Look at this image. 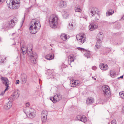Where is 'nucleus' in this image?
<instances>
[{
    "label": "nucleus",
    "mask_w": 124,
    "mask_h": 124,
    "mask_svg": "<svg viewBox=\"0 0 124 124\" xmlns=\"http://www.w3.org/2000/svg\"><path fill=\"white\" fill-rule=\"evenodd\" d=\"M15 34V33H13L11 35H10V36L11 37H13L14 36V35Z\"/></svg>",
    "instance_id": "47"
},
{
    "label": "nucleus",
    "mask_w": 124,
    "mask_h": 124,
    "mask_svg": "<svg viewBox=\"0 0 124 124\" xmlns=\"http://www.w3.org/2000/svg\"><path fill=\"white\" fill-rule=\"evenodd\" d=\"M124 16L123 17H122L121 18V19H123V20H124Z\"/></svg>",
    "instance_id": "50"
},
{
    "label": "nucleus",
    "mask_w": 124,
    "mask_h": 124,
    "mask_svg": "<svg viewBox=\"0 0 124 124\" xmlns=\"http://www.w3.org/2000/svg\"><path fill=\"white\" fill-rule=\"evenodd\" d=\"M103 35L102 32H100L98 34L97 38L98 39L96 43L95 46L97 49H99L101 46V40L103 38Z\"/></svg>",
    "instance_id": "7"
},
{
    "label": "nucleus",
    "mask_w": 124,
    "mask_h": 124,
    "mask_svg": "<svg viewBox=\"0 0 124 124\" xmlns=\"http://www.w3.org/2000/svg\"><path fill=\"white\" fill-rule=\"evenodd\" d=\"M123 112L124 113V107H123Z\"/></svg>",
    "instance_id": "51"
},
{
    "label": "nucleus",
    "mask_w": 124,
    "mask_h": 124,
    "mask_svg": "<svg viewBox=\"0 0 124 124\" xmlns=\"http://www.w3.org/2000/svg\"><path fill=\"white\" fill-rule=\"evenodd\" d=\"M98 27V24L96 23H94L92 22L89 26V29L90 31H93L97 29Z\"/></svg>",
    "instance_id": "13"
},
{
    "label": "nucleus",
    "mask_w": 124,
    "mask_h": 124,
    "mask_svg": "<svg viewBox=\"0 0 124 124\" xmlns=\"http://www.w3.org/2000/svg\"><path fill=\"white\" fill-rule=\"evenodd\" d=\"M16 22L13 19H12L8 23L3 26V28L4 29L8 30L14 27L15 25Z\"/></svg>",
    "instance_id": "8"
},
{
    "label": "nucleus",
    "mask_w": 124,
    "mask_h": 124,
    "mask_svg": "<svg viewBox=\"0 0 124 124\" xmlns=\"http://www.w3.org/2000/svg\"><path fill=\"white\" fill-rule=\"evenodd\" d=\"M80 18H85L86 20H87V16L85 15H83L81 16L80 17Z\"/></svg>",
    "instance_id": "39"
},
{
    "label": "nucleus",
    "mask_w": 124,
    "mask_h": 124,
    "mask_svg": "<svg viewBox=\"0 0 124 124\" xmlns=\"http://www.w3.org/2000/svg\"><path fill=\"white\" fill-rule=\"evenodd\" d=\"M61 39L63 40L66 41L69 38V36L65 34H62L61 35Z\"/></svg>",
    "instance_id": "18"
},
{
    "label": "nucleus",
    "mask_w": 124,
    "mask_h": 124,
    "mask_svg": "<svg viewBox=\"0 0 124 124\" xmlns=\"http://www.w3.org/2000/svg\"><path fill=\"white\" fill-rule=\"evenodd\" d=\"M70 85L72 87H75L77 86L78 84V83H76L75 80H70Z\"/></svg>",
    "instance_id": "21"
},
{
    "label": "nucleus",
    "mask_w": 124,
    "mask_h": 124,
    "mask_svg": "<svg viewBox=\"0 0 124 124\" xmlns=\"http://www.w3.org/2000/svg\"><path fill=\"white\" fill-rule=\"evenodd\" d=\"M15 44H15H15H13V45H15Z\"/></svg>",
    "instance_id": "55"
},
{
    "label": "nucleus",
    "mask_w": 124,
    "mask_h": 124,
    "mask_svg": "<svg viewBox=\"0 0 124 124\" xmlns=\"http://www.w3.org/2000/svg\"><path fill=\"white\" fill-rule=\"evenodd\" d=\"M12 103L10 101H9L6 105L4 106V108L7 110H8L12 106Z\"/></svg>",
    "instance_id": "23"
},
{
    "label": "nucleus",
    "mask_w": 124,
    "mask_h": 124,
    "mask_svg": "<svg viewBox=\"0 0 124 124\" xmlns=\"http://www.w3.org/2000/svg\"><path fill=\"white\" fill-rule=\"evenodd\" d=\"M45 58L47 60H52L54 58V54L52 53L48 54L45 56Z\"/></svg>",
    "instance_id": "17"
},
{
    "label": "nucleus",
    "mask_w": 124,
    "mask_h": 124,
    "mask_svg": "<svg viewBox=\"0 0 124 124\" xmlns=\"http://www.w3.org/2000/svg\"><path fill=\"white\" fill-rule=\"evenodd\" d=\"M30 105V104L29 102H27L26 104V106L27 107H28Z\"/></svg>",
    "instance_id": "45"
},
{
    "label": "nucleus",
    "mask_w": 124,
    "mask_h": 124,
    "mask_svg": "<svg viewBox=\"0 0 124 124\" xmlns=\"http://www.w3.org/2000/svg\"><path fill=\"white\" fill-rule=\"evenodd\" d=\"M74 24V23L73 22L71 23H69V26H70V28L71 29L73 28Z\"/></svg>",
    "instance_id": "37"
},
{
    "label": "nucleus",
    "mask_w": 124,
    "mask_h": 124,
    "mask_svg": "<svg viewBox=\"0 0 124 124\" xmlns=\"http://www.w3.org/2000/svg\"><path fill=\"white\" fill-rule=\"evenodd\" d=\"M27 115L29 118H33L36 115V111L34 109L31 108L29 109V111L27 112Z\"/></svg>",
    "instance_id": "10"
},
{
    "label": "nucleus",
    "mask_w": 124,
    "mask_h": 124,
    "mask_svg": "<svg viewBox=\"0 0 124 124\" xmlns=\"http://www.w3.org/2000/svg\"><path fill=\"white\" fill-rule=\"evenodd\" d=\"M21 48L23 54L27 53L28 55L30 57V62L31 63L35 64L37 62L36 59L38 57L37 54L34 52H32V48L29 49L26 46L23 45L21 46Z\"/></svg>",
    "instance_id": "1"
},
{
    "label": "nucleus",
    "mask_w": 124,
    "mask_h": 124,
    "mask_svg": "<svg viewBox=\"0 0 124 124\" xmlns=\"http://www.w3.org/2000/svg\"><path fill=\"white\" fill-rule=\"evenodd\" d=\"M20 82L19 80H16L15 84H19Z\"/></svg>",
    "instance_id": "41"
},
{
    "label": "nucleus",
    "mask_w": 124,
    "mask_h": 124,
    "mask_svg": "<svg viewBox=\"0 0 124 124\" xmlns=\"http://www.w3.org/2000/svg\"><path fill=\"white\" fill-rule=\"evenodd\" d=\"M62 97V96L61 94L60 93H58L55 95L53 97H50V99L53 103H54L59 101L61 100Z\"/></svg>",
    "instance_id": "9"
},
{
    "label": "nucleus",
    "mask_w": 124,
    "mask_h": 124,
    "mask_svg": "<svg viewBox=\"0 0 124 124\" xmlns=\"http://www.w3.org/2000/svg\"><path fill=\"white\" fill-rule=\"evenodd\" d=\"M110 76L113 78H115L116 76V74L115 72L113 70H110Z\"/></svg>",
    "instance_id": "25"
},
{
    "label": "nucleus",
    "mask_w": 124,
    "mask_h": 124,
    "mask_svg": "<svg viewBox=\"0 0 124 124\" xmlns=\"http://www.w3.org/2000/svg\"><path fill=\"white\" fill-rule=\"evenodd\" d=\"M114 12V11L112 9H110L106 12V16H109L112 15Z\"/></svg>",
    "instance_id": "24"
},
{
    "label": "nucleus",
    "mask_w": 124,
    "mask_h": 124,
    "mask_svg": "<svg viewBox=\"0 0 124 124\" xmlns=\"http://www.w3.org/2000/svg\"><path fill=\"white\" fill-rule=\"evenodd\" d=\"M8 99L10 101L14 100V99L11 97H9Z\"/></svg>",
    "instance_id": "42"
},
{
    "label": "nucleus",
    "mask_w": 124,
    "mask_h": 124,
    "mask_svg": "<svg viewBox=\"0 0 124 124\" xmlns=\"http://www.w3.org/2000/svg\"><path fill=\"white\" fill-rule=\"evenodd\" d=\"M84 56L87 58H89L90 57V55L89 52H87L84 54Z\"/></svg>",
    "instance_id": "30"
},
{
    "label": "nucleus",
    "mask_w": 124,
    "mask_h": 124,
    "mask_svg": "<svg viewBox=\"0 0 124 124\" xmlns=\"http://www.w3.org/2000/svg\"><path fill=\"white\" fill-rule=\"evenodd\" d=\"M24 18H25V17H24L23 18V19L22 20V22L23 23V22H24Z\"/></svg>",
    "instance_id": "49"
},
{
    "label": "nucleus",
    "mask_w": 124,
    "mask_h": 124,
    "mask_svg": "<svg viewBox=\"0 0 124 124\" xmlns=\"http://www.w3.org/2000/svg\"><path fill=\"white\" fill-rule=\"evenodd\" d=\"M94 80H96V78H94Z\"/></svg>",
    "instance_id": "53"
},
{
    "label": "nucleus",
    "mask_w": 124,
    "mask_h": 124,
    "mask_svg": "<svg viewBox=\"0 0 124 124\" xmlns=\"http://www.w3.org/2000/svg\"><path fill=\"white\" fill-rule=\"evenodd\" d=\"M1 79L3 84L6 86V88L4 91L2 92L0 94V95L3 96L4 95L5 91L8 90L9 88V81L6 78L2 77H1Z\"/></svg>",
    "instance_id": "5"
},
{
    "label": "nucleus",
    "mask_w": 124,
    "mask_h": 124,
    "mask_svg": "<svg viewBox=\"0 0 124 124\" xmlns=\"http://www.w3.org/2000/svg\"><path fill=\"white\" fill-rule=\"evenodd\" d=\"M54 72H53V73L52 74L53 75V74H54Z\"/></svg>",
    "instance_id": "52"
},
{
    "label": "nucleus",
    "mask_w": 124,
    "mask_h": 124,
    "mask_svg": "<svg viewBox=\"0 0 124 124\" xmlns=\"http://www.w3.org/2000/svg\"><path fill=\"white\" fill-rule=\"evenodd\" d=\"M4 61V59L0 58V64L3 63Z\"/></svg>",
    "instance_id": "40"
},
{
    "label": "nucleus",
    "mask_w": 124,
    "mask_h": 124,
    "mask_svg": "<svg viewBox=\"0 0 124 124\" xmlns=\"http://www.w3.org/2000/svg\"><path fill=\"white\" fill-rule=\"evenodd\" d=\"M29 30L31 33L35 34L40 29L41 25L39 20L36 19L32 20L30 23Z\"/></svg>",
    "instance_id": "2"
},
{
    "label": "nucleus",
    "mask_w": 124,
    "mask_h": 124,
    "mask_svg": "<svg viewBox=\"0 0 124 124\" xmlns=\"http://www.w3.org/2000/svg\"><path fill=\"white\" fill-rule=\"evenodd\" d=\"M102 93L104 96L107 98H110L111 96L110 91L109 87L107 85H104L102 87Z\"/></svg>",
    "instance_id": "4"
},
{
    "label": "nucleus",
    "mask_w": 124,
    "mask_h": 124,
    "mask_svg": "<svg viewBox=\"0 0 124 124\" xmlns=\"http://www.w3.org/2000/svg\"><path fill=\"white\" fill-rule=\"evenodd\" d=\"M62 15L63 17L65 19L67 18V17L69 16L68 14L65 11H64L62 12Z\"/></svg>",
    "instance_id": "28"
},
{
    "label": "nucleus",
    "mask_w": 124,
    "mask_h": 124,
    "mask_svg": "<svg viewBox=\"0 0 124 124\" xmlns=\"http://www.w3.org/2000/svg\"><path fill=\"white\" fill-rule=\"evenodd\" d=\"M92 78H93V77H92Z\"/></svg>",
    "instance_id": "56"
},
{
    "label": "nucleus",
    "mask_w": 124,
    "mask_h": 124,
    "mask_svg": "<svg viewBox=\"0 0 124 124\" xmlns=\"http://www.w3.org/2000/svg\"><path fill=\"white\" fill-rule=\"evenodd\" d=\"M74 57L73 56H70L68 57V63L70 65L71 62L74 61Z\"/></svg>",
    "instance_id": "22"
},
{
    "label": "nucleus",
    "mask_w": 124,
    "mask_h": 124,
    "mask_svg": "<svg viewBox=\"0 0 124 124\" xmlns=\"http://www.w3.org/2000/svg\"><path fill=\"white\" fill-rule=\"evenodd\" d=\"M20 79L22 84H25L27 81V76L26 74L23 73H22L20 76Z\"/></svg>",
    "instance_id": "12"
},
{
    "label": "nucleus",
    "mask_w": 124,
    "mask_h": 124,
    "mask_svg": "<svg viewBox=\"0 0 124 124\" xmlns=\"http://www.w3.org/2000/svg\"><path fill=\"white\" fill-rule=\"evenodd\" d=\"M92 16L94 15H97V14H99L98 9L96 8H92V10L90 12Z\"/></svg>",
    "instance_id": "14"
},
{
    "label": "nucleus",
    "mask_w": 124,
    "mask_h": 124,
    "mask_svg": "<svg viewBox=\"0 0 124 124\" xmlns=\"http://www.w3.org/2000/svg\"><path fill=\"white\" fill-rule=\"evenodd\" d=\"M32 124V123H30V124Z\"/></svg>",
    "instance_id": "54"
},
{
    "label": "nucleus",
    "mask_w": 124,
    "mask_h": 124,
    "mask_svg": "<svg viewBox=\"0 0 124 124\" xmlns=\"http://www.w3.org/2000/svg\"><path fill=\"white\" fill-rule=\"evenodd\" d=\"M82 116L81 115H78L75 118V120H79L80 121V119Z\"/></svg>",
    "instance_id": "33"
},
{
    "label": "nucleus",
    "mask_w": 124,
    "mask_h": 124,
    "mask_svg": "<svg viewBox=\"0 0 124 124\" xmlns=\"http://www.w3.org/2000/svg\"><path fill=\"white\" fill-rule=\"evenodd\" d=\"M123 78V76H121L120 77L118 78V79H119V78Z\"/></svg>",
    "instance_id": "48"
},
{
    "label": "nucleus",
    "mask_w": 124,
    "mask_h": 124,
    "mask_svg": "<svg viewBox=\"0 0 124 124\" xmlns=\"http://www.w3.org/2000/svg\"><path fill=\"white\" fill-rule=\"evenodd\" d=\"M78 42L80 45L82 44L85 41L86 36L83 33L78 34L76 36Z\"/></svg>",
    "instance_id": "6"
},
{
    "label": "nucleus",
    "mask_w": 124,
    "mask_h": 124,
    "mask_svg": "<svg viewBox=\"0 0 124 124\" xmlns=\"http://www.w3.org/2000/svg\"><path fill=\"white\" fill-rule=\"evenodd\" d=\"M75 10L76 12H80L82 11V10L81 9L77 7H76L75 8Z\"/></svg>",
    "instance_id": "31"
},
{
    "label": "nucleus",
    "mask_w": 124,
    "mask_h": 124,
    "mask_svg": "<svg viewBox=\"0 0 124 124\" xmlns=\"http://www.w3.org/2000/svg\"><path fill=\"white\" fill-rule=\"evenodd\" d=\"M79 50L83 51H86V50L83 48H81L80 47H78L77 48Z\"/></svg>",
    "instance_id": "36"
},
{
    "label": "nucleus",
    "mask_w": 124,
    "mask_h": 124,
    "mask_svg": "<svg viewBox=\"0 0 124 124\" xmlns=\"http://www.w3.org/2000/svg\"><path fill=\"white\" fill-rule=\"evenodd\" d=\"M107 50L108 51L107 52L108 53L110 51V49L109 48H106Z\"/></svg>",
    "instance_id": "46"
},
{
    "label": "nucleus",
    "mask_w": 124,
    "mask_h": 124,
    "mask_svg": "<svg viewBox=\"0 0 124 124\" xmlns=\"http://www.w3.org/2000/svg\"><path fill=\"white\" fill-rule=\"evenodd\" d=\"M11 5L9 6V8L10 9H14L18 8L20 6V4L14 3H11Z\"/></svg>",
    "instance_id": "15"
},
{
    "label": "nucleus",
    "mask_w": 124,
    "mask_h": 124,
    "mask_svg": "<svg viewBox=\"0 0 124 124\" xmlns=\"http://www.w3.org/2000/svg\"><path fill=\"white\" fill-rule=\"evenodd\" d=\"M111 124H116V120H113L111 122Z\"/></svg>",
    "instance_id": "38"
},
{
    "label": "nucleus",
    "mask_w": 124,
    "mask_h": 124,
    "mask_svg": "<svg viewBox=\"0 0 124 124\" xmlns=\"http://www.w3.org/2000/svg\"><path fill=\"white\" fill-rule=\"evenodd\" d=\"M58 20L57 15L53 14L49 17V23L51 27L55 28L57 27Z\"/></svg>",
    "instance_id": "3"
},
{
    "label": "nucleus",
    "mask_w": 124,
    "mask_h": 124,
    "mask_svg": "<svg viewBox=\"0 0 124 124\" xmlns=\"http://www.w3.org/2000/svg\"><path fill=\"white\" fill-rule=\"evenodd\" d=\"M47 111L46 110H43L41 113V117L43 122L45 123L47 119Z\"/></svg>",
    "instance_id": "11"
},
{
    "label": "nucleus",
    "mask_w": 124,
    "mask_h": 124,
    "mask_svg": "<svg viewBox=\"0 0 124 124\" xmlns=\"http://www.w3.org/2000/svg\"><path fill=\"white\" fill-rule=\"evenodd\" d=\"M100 67L101 70H107L108 69V66L106 64L104 63L100 64Z\"/></svg>",
    "instance_id": "16"
},
{
    "label": "nucleus",
    "mask_w": 124,
    "mask_h": 124,
    "mask_svg": "<svg viewBox=\"0 0 124 124\" xmlns=\"http://www.w3.org/2000/svg\"><path fill=\"white\" fill-rule=\"evenodd\" d=\"M66 2L63 1H61L60 3V6L61 7L65 8L67 6Z\"/></svg>",
    "instance_id": "20"
},
{
    "label": "nucleus",
    "mask_w": 124,
    "mask_h": 124,
    "mask_svg": "<svg viewBox=\"0 0 124 124\" xmlns=\"http://www.w3.org/2000/svg\"><path fill=\"white\" fill-rule=\"evenodd\" d=\"M92 69L94 70H96L97 69V68L95 66H94L92 68Z\"/></svg>",
    "instance_id": "43"
},
{
    "label": "nucleus",
    "mask_w": 124,
    "mask_h": 124,
    "mask_svg": "<svg viewBox=\"0 0 124 124\" xmlns=\"http://www.w3.org/2000/svg\"><path fill=\"white\" fill-rule=\"evenodd\" d=\"M19 91L18 90H16L13 92L12 96L14 98L17 99L19 97Z\"/></svg>",
    "instance_id": "19"
},
{
    "label": "nucleus",
    "mask_w": 124,
    "mask_h": 124,
    "mask_svg": "<svg viewBox=\"0 0 124 124\" xmlns=\"http://www.w3.org/2000/svg\"><path fill=\"white\" fill-rule=\"evenodd\" d=\"M96 17L95 18L94 20L93 21L94 22H97L99 20V18L100 17V14H97V15H95Z\"/></svg>",
    "instance_id": "29"
},
{
    "label": "nucleus",
    "mask_w": 124,
    "mask_h": 124,
    "mask_svg": "<svg viewBox=\"0 0 124 124\" xmlns=\"http://www.w3.org/2000/svg\"><path fill=\"white\" fill-rule=\"evenodd\" d=\"M12 3H14L20 4V0H12Z\"/></svg>",
    "instance_id": "32"
},
{
    "label": "nucleus",
    "mask_w": 124,
    "mask_h": 124,
    "mask_svg": "<svg viewBox=\"0 0 124 124\" xmlns=\"http://www.w3.org/2000/svg\"><path fill=\"white\" fill-rule=\"evenodd\" d=\"M5 1V0H0V4L2 3Z\"/></svg>",
    "instance_id": "44"
},
{
    "label": "nucleus",
    "mask_w": 124,
    "mask_h": 124,
    "mask_svg": "<svg viewBox=\"0 0 124 124\" xmlns=\"http://www.w3.org/2000/svg\"><path fill=\"white\" fill-rule=\"evenodd\" d=\"M12 0H7V1L6 2L9 8V6H11V3H12Z\"/></svg>",
    "instance_id": "34"
},
{
    "label": "nucleus",
    "mask_w": 124,
    "mask_h": 124,
    "mask_svg": "<svg viewBox=\"0 0 124 124\" xmlns=\"http://www.w3.org/2000/svg\"><path fill=\"white\" fill-rule=\"evenodd\" d=\"M93 102V100L91 98H88L86 100L87 103L88 104L92 103Z\"/></svg>",
    "instance_id": "26"
},
{
    "label": "nucleus",
    "mask_w": 124,
    "mask_h": 124,
    "mask_svg": "<svg viewBox=\"0 0 124 124\" xmlns=\"http://www.w3.org/2000/svg\"><path fill=\"white\" fill-rule=\"evenodd\" d=\"M86 121L87 118L86 117L84 116H82L80 119V121L83 122L84 123H85Z\"/></svg>",
    "instance_id": "27"
},
{
    "label": "nucleus",
    "mask_w": 124,
    "mask_h": 124,
    "mask_svg": "<svg viewBox=\"0 0 124 124\" xmlns=\"http://www.w3.org/2000/svg\"><path fill=\"white\" fill-rule=\"evenodd\" d=\"M120 97L124 99V93L122 92H120L119 93Z\"/></svg>",
    "instance_id": "35"
}]
</instances>
